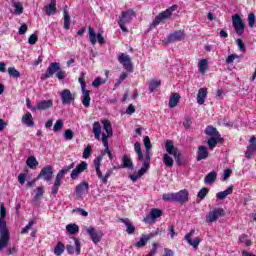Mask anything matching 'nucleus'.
Returning <instances> with one entry per match:
<instances>
[{
	"mask_svg": "<svg viewBox=\"0 0 256 256\" xmlns=\"http://www.w3.org/2000/svg\"><path fill=\"white\" fill-rule=\"evenodd\" d=\"M7 217V209L5 208V204H0V251H3L7 245H9V239L11 237V233H9V229H7V222L5 218Z\"/></svg>",
	"mask_w": 256,
	"mask_h": 256,
	"instance_id": "f257e3e1",
	"label": "nucleus"
},
{
	"mask_svg": "<svg viewBox=\"0 0 256 256\" xmlns=\"http://www.w3.org/2000/svg\"><path fill=\"white\" fill-rule=\"evenodd\" d=\"M164 146L167 153L163 155L162 161L166 167H173V165H175V161L176 163H179V161L181 160V152L177 150L171 140H166ZM171 155L174 157L175 160H173V157H171Z\"/></svg>",
	"mask_w": 256,
	"mask_h": 256,
	"instance_id": "f03ea898",
	"label": "nucleus"
},
{
	"mask_svg": "<svg viewBox=\"0 0 256 256\" xmlns=\"http://www.w3.org/2000/svg\"><path fill=\"white\" fill-rule=\"evenodd\" d=\"M73 167H75V162H72L71 165L69 166H64L63 169H61L58 172V174L56 175L54 184L52 186V195H55L56 193L59 192V187H61V181H63V178L65 177V175H67V173H69V171H71Z\"/></svg>",
	"mask_w": 256,
	"mask_h": 256,
	"instance_id": "7ed1b4c3",
	"label": "nucleus"
},
{
	"mask_svg": "<svg viewBox=\"0 0 256 256\" xmlns=\"http://www.w3.org/2000/svg\"><path fill=\"white\" fill-rule=\"evenodd\" d=\"M102 125L104 127V131H106V134H102V143L105 147V153H107L111 159L112 154L111 151H109V142L108 139L113 135V128L111 126V122L109 120H103Z\"/></svg>",
	"mask_w": 256,
	"mask_h": 256,
	"instance_id": "20e7f679",
	"label": "nucleus"
},
{
	"mask_svg": "<svg viewBox=\"0 0 256 256\" xmlns=\"http://www.w3.org/2000/svg\"><path fill=\"white\" fill-rule=\"evenodd\" d=\"M81 89H82V96H81V101L84 107H89L91 105V96H90V91L87 90V84L85 83V73L81 72L80 77L78 79Z\"/></svg>",
	"mask_w": 256,
	"mask_h": 256,
	"instance_id": "39448f33",
	"label": "nucleus"
},
{
	"mask_svg": "<svg viewBox=\"0 0 256 256\" xmlns=\"http://www.w3.org/2000/svg\"><path fill=\"white\" fill-rule=\"evenodd\" d=\"M177 11V5H173L166 9L165 11L159 13L153 20L151 27H157L160 23H163L165 19H169L171 15H173V12Z\"/></svg>",
	"mask_w": 256,
	"mask_h": 256,
	"instance_id": "423d86ee",
	"label": "nucleus"
},
{
	"mask_svg": "<svg viewBox=\"0 0 256 256\" xmlns=\"http://www.w3.org/2000/svg\"><path fill=\"white\" fill-rule=\"evenodd\" d=\"M133 17H135V11H133V9L122 12L118 25L124 33H127V27H125V25H127V23H131V21H133Z\"/></svg>",
	"mask_w": 256,
	"mask_h": 256,
	"instance_id": "0eeeda50",
	"label": "nucleus"
},
{
	"mask_svg": "<svg viewBox=\"0 0 256 256\" xmlns=\"http://www.w3.org/2000/svg\"><path fill=\"white\" fill-rule=\"evenodd\" d=\"M232 25L239 36L245 33V24L243 23V19H241V16H239L238 14L232 16Z\"/></svg>",
	"mask_w": 256,
	"mask_h": 256,
	"instance_id": "6e6552de",
	"label": "nucleus"
},
{
	"mask_svg": "<svg viewBox=\"0 0 256 256\" xmlns=\"http://www.w3.org/2000/svg\"><path fill=\"white\" fill-rule=\"evenodd\" d=\"M86 233L91 238V241L97 245V243H100L101 239H103V231L97 230L94 227H87Z\"/></svg>",
	"mask_w": 256,
	"mask_h": 256,
	"instance_id": "1a4fd4ad",
	"label": "nucleus"
},
{
	"mask_svg": "<svg viewBox=\"0 0 256 256\" xmlns=\"http://www.w3.org/2000/svg\"><path fill=\"white\" fill-rule=\"evenodd\" d=\"M88 35L91 45H97V41L100 45L105 43V38H103V35H101V33H95V29H93L91 26L88 27Z\"/></svg>",
	"mask_w": 256,
	"mask_h": 256,
	"instance_id": "9d476101",
	"label": "nucleus"
},
{
	"mask_svg": "<svg viewBox=\"0 0 256 256\" xmlns=\"http://www.w3.org/2000/svg\"><path fill=\"white\" fill-rule=\"evenodd\" d=\"M225 215V210L223 208H216L206 215V223H215L217 219Z\"/></svg>",
	"mask_w": 256,
	"mask_h": 256,
	"instance_id": "9b49d317",
	"label": "nucleus"
},
{
	"mask_svg": "<svg viewBox=\"0 0 256 256\" xmlns=\"http://www.w3.org/2000/svg\"><path fill=\"white\" fill-rule=\"evenodd\" d=\"M163 215V211L157 208H153L150 211V215H147L143 221L144 223H148V225H152V223H156L157 219Z\"/></svg>",
	"mask_w": 256,
	"mask_h": 256,
	"instance_id": "f8f14e48",
	"label": "nucleus"
},
{
	"mask_svg": "<svg viewBox=\"0 0 256 256\" xmlns=\"http://www.w3.org/2000/svg\"><path fill=\"white\" fill-rule=\"evenodd\" d=\"M193 235H195V229L190 230V232L185 235V240L187 241L188 245H190L191 247H193V249H195V251H197V249L199 248V244L201 243V238L196 237L194 239H191Z\"/></svg>",
	"mask_w": 256,
	"mask_h": 256,
	"instance_id": "ddd939ff",
	"label": "nucleus"
},
{
	"mask_svg": "<svg viewBox=\"0 0 256 256\" xmlns=\"http://www.w3.org/2000/svg\"><path fill=\"white\" fill-rule=\"evenodd\" d=\"M37 179H43L44 181H51V179H53V166L48 165L44 167L38 174Z\"/></svg>",
	"mask_w": 256,
	"mask_h": 256,
	"instance_id": "4468645a",
	"label": "nucleus"
},
{
	"mask_svg": "<svg viewBox=\"0 0 256 256\" xmlns=\"http://www.w3.org/2000/svg\"><path fill=\"white\" fill-rule=\"evenodd\" d=\"M118 61L121 65H123L126 71H129V72L133 71V65L131 64V58L129 57V55L121 53L118 56Z\"/></svg>",
	"mask_w": 256,
	"mask_h": 256,
	"instance_id": "2eb2a0df",
	"label": "nucleus"
},
{
	"mask_svg": "<svg viewBox=\"0 0 256 256\" xmlns=\"http://www.w3.org/2000/svg\"><path fill=\"white\" fill-rule=\"evenodd\" d=\"M256 153V138L252 136L249 140V145L247 146L245 155L246 159H252L253 155Z\"/></svg>",
	"mask_w": 256,
	"mask_h": 256,
	"instance_id": "dca6fc26",
	"label": "nucleus"
},
{
	"mask_svg": "<svg viewBox=\"0 0 256 256\" xmlns=\"http://www.w3.org/2000/svg\"><path fill=\"white\" fill-rule=\"evenodd\" d=\"M10 5V13L12 15H23V3L19 2V0H11Z\"/></svg>",
	"mask_w": 256,
	"mask_h": 256,
	"instance_id": "f3484780",
	"label": "nucleus"
},
{
	"mask_svg": "<svg viewBox=\"0 0 256 256\" xmlns=\"http://www.w3.org/2000/svg\"><path fill=\"white\" fill-rule=\"evenodd\" d=\"M89 191V183L87 182H81L76 186V197L78 199H83L85 197V194Z\"/></svg>",
	"mask_w": 256,
	"mask_h": 256,
	"instance_id": "a211bd4d",
	"label": "nucleus"
},
{
	"mask_svg": "<svg viewBox=\"0 0 256 256\" xmlns=\"http://www.w3.org/2000/svg\"><path fill=\"white\" fill-rule=\"evenodd\" d=\"M61 69V65L57 62H52L47 68L46 73L44 74V79H49L53 77L54 73H58Z\"/></svg>",
	"mask_w": 256,
	"mask_h": 256,
	"instance_id": "6ab92c4d",
	"label": "nucleus"
},
{
	"mask_svg": "<svg viewBox=\"0 0 256 256\" xmlns=\"http://www.w3.org/2000/svg\"><path fill=\"white\" fill-rule=\"evenodd\" d=\"M174 201L176 203H187L189 201V192L187 190H180L174 193Z\"/></svg>",
	"mask_w": 256,
	"mask_h": 256,
	"instance_id": "aec40b11",
	"label": "nucleus"
},
{
	"mask_svg": "<svg viewBox=\"0 0 256 256\" xmlns=\"http://www.w3.org/2000/svg\"><path fill=\"white\" fill-rule=\"evenodd\" d=\"M85 170H87V162L83 161L78 164L74 170H72L70 174L71 179H77V177H79V175H81Z\"/></svg>",
	"mask_w": 256,
	"mask_h": 256,
	"instance_id": "412c9836",
	"label": "nucleus"
},
{
	"mask_svg": "<svg viewBox=\"0 0 256 256\" xmlns=\"http://www.w3.org/2000/svg\"><path fill=\"white\" fill-rule=\"evenodd\" d=\"M53 107L52 100H43L37 103L36 107L31 108V111H45V109H50Z\"/></svg>",
	"mask_w": 256,
	"mask_h": 256,
	"instance_id": "4be33fe9",
	"label": "nucleus"
},
{
	"mask_svg": "<svg viewBox=\"0 0 256 256\" xmlns=\"http://www.w3.org/2000/svg\"><path fill=\"white\" fill-rule=\"evenodd\" d=\"M60 97L63 105H69L73 100V94H71V90L64 89L60 92Z\"/></svg>",
	"mask_w": 256,
	"mask_h": 256,
	"instance_id": "5701e85b",
	"label": "nucleus"
},
{
	"mask_svg": "<svg viewBox=\"0 0 256 256\" xmlns=\"http://www.w3.org/2000/svg\"><path fill=\"white\" fill-rule=\"evenodd\" d=\"M185 39V32L183 30L175 31L168 36V41L173 43L175 41H183Z\"/></svg>",
	"mask_w": 256,
	"mask_h": 256,
	"instance_id": "b1692460",
	"label": "nucleus"
},
{
	"mask_svg": "<svg viewBox=\"0 0 256 256\" xmlns=\"http://www.w3.org/2000/svg\"><path fill=\"white\" fill-rule=\"evenodd\" d=\"M204 133L205 135H208V137H216V139L223 141V137H221V134H219V131H217V128L213 126H208L205 129Z\"/></svg>",
	"mask_w": 256,
	"mask_h": 256,
	"instance_id": "393cba45",
	"label": "nucleus"
},
{
	"mask_svg": "<svg viewBox=\"0 0 256 256\" xmlns=\"http://www.w3.org/2000/svg\"><path fill=\"white\" fill-rule=\"evenodd\" d=\"M208 91L207 88H200L198 90V94H197V103L198 105H203L205 103V100L207 99V95H208Z\"/></svg>",
	"mask_w": 256,
	"mask_h": 256,
	"instance_id": "a878e982",
	"label": "nucleus"
},
{
	"mask_svg": "<svg viewBox=\"0 0 256 256\" xmlns=\"http://www.w3.org/2000/svg\"><path fill=\"white\" fill-rule=\"evenodd\" d=\"M207 157H209V150L207 149V146H199L197 152V161H203L204 159H207Z\"/></svg>",
	"mask_w": 256,
	"mask_h": 256,
	"instance_id": "bb28decb",
	"label": "nucleus"
},
{
	"mask_svg": "<svg viewBox=\"0 0 256 256\" xmlns=\"http://www.w3.org/2000/svg\"><path fill=\"white\" fill-rule=\"evenodd\" d=\"M151 165V157L145 156L144 158V162H143V166L141 167V169L138 171V175L140 177H143L144 173H147V171H149V167Z\"/></svg>",
	"mask_w": 256,
	"mask_h": 256,
	"instance_id": "cd10ccee",
	"label": "nucleus"
},
{
	"mask_svg": "<svg viewBox=\"0 0 256 256\" xmlns=\"http://www.w3.org/2000/svg\"><path fill=\"white\" fill-rule=\"evenodd\" d=\"M22 125H26V127H35L33 115L30 112L22 116Z\"/></svg>",
	"mask_w": 256,
	"mask_h": 256,
	"instance_id": "c85d7f7f",
	"label": "nucleus"
},
{
	"mask_svg": "<svg viewBox=\"0 0 256 256\" xmlns=\"http://www.w3.org/2000/svg\"><path fill=\"white\" fill-rule=\"evenodd\" d=\"M120 221L121 223H124V225H126V233H128V235H133V233H135V226H133V223H131V220H129V218H121Z\"/></svg>",
	"mask_w": 256,
	"mask_h": 256,
	"instance_id": "c756f323",
	"label": "nucleus"
},
{
	"mask_svg": "<svg viewBox=\"0 0 256 256\" xmlns=\"http://www.w3.org/2000/svg\"><path fill=\"white\" fill-rule=\"evenodd\" d=\"M105 153L107 152H105L104 150V153H102V155L94 159L95 171H96V174L99 175L100 177H101V162L103 161V155H105Z\"/></svg>",
	"mask_w": 256,
	"mask_h": 256,
	"instance_id": "7c9ffc66",
	"label": "nucleus"
},
{
	"mask_svg": "<svg viewBox=\"0 0 256 256\" xmlns=\"http://www.w3.org/2000/svg\"><path fill=\"white\" fill-rule=\"evenodd\" d=\"M209 67V61L207 59H202L198 62V71L205 75L207 73V69Z\"/></svg>",
	"mask_w": 256,
	"mask_h": 256,
	"instance_id": "2f4dec72",
	"label": "nucleus"
},
{
	"mask_svg": "<svg viewBox=\"0 0 256 256\" xmlns=\"http://www.w3.org/2000/svg\"><path fill=\"white\" fill-rule=\"evenodd\" d=\"M46 15H55L57 13V3L50 2V4L44 7Z\"/></svg>",
	"mask_w": 256,
	"mask_h": 256,
	"instance_id": "473e14b6",
	"label": "nucleus"
},
{
	"mask_svg": "<svg viewBox=\"0 0 256 256\" xmlns=\"http://www.w3.org/2000/svg\"><path fill=\"white\" fill-rule=\"evenodd\" d=\"M217 180V172L212 171L207 174V176L204 178V183L206 185H211L212 183H215Z\"/></svg>",
	"mask_w": 256,
	"mask_h": 256,
	"instance_id": "72a5a7b5",
	"label": "nucleus"
},
{
	"mask_svg": "<svg viewBox=\"0 0 256 256\" xmlns=\"http://www.w3.org/2000/svg\"><path fill=\"white\" fill-rule=\"evenodd\" d=\"M63 15H64V29H66V31H69V29H71V16L69 15V11H67V9H64Z\"/></svg>",
	"mask_w": 256,
	"mask_h": 256,
	"instance_id": "f704fd0d",
	"label": "nucleus"
},
{
	"mask_svg": "<svg viewBox=\"0 0 256 256\" xmlns=\"http://www.w3.org/2000/svg\"><path fill=\"white\" fill-rule=\"evenodd\" d=\"M231 193H233V186L228 187L225 191L218 192L216 197L222 201L223 199H226L228 195H231Z\"/></svg>",
	"mask_w": 256,
	"mask_h": 256,
	"instance_id": "c9c22d12",
	"label": "nucleus"
},
{
	"mask_svg": "<svg viewBox=\"0 0 256 256\" xmlns=\"http://www.w3.org/2000/svg\"><path fill=\"white\" fill-rule=\"evenodd\" d=\"M217 143H223V140L217 139V137H210L207 141V145L210 151H213L217 147Z\"/></svg>",
	"mask_w": 256,
	"mask_h": 256,
	"instance_id": "e433bc0d",
	"label": "nucleus"
},
{
	"mask_svg": "<svg viewBox=\"0 0 256 256\" xmlns=\"http://www.w3.org/2000/svg\"><path fill=\"white\" fill-rule=\"evenodd\" d=\"M113 175V170H107L105 175H103V172H100V175H97L98 179L104 183V185H107V182L109 181V178Z\"/></svg>",
	"mask_w": 256,
	"mask_h": 256,
	"instance_id": "4c0bfd02",
	"label": "nucleus"
},
{
	"mask_svg": "<svg viewBox=\"0 0 256 256\" xmlns=\"http://www.w3.org/2000/svg\"><path fill=\"white\" fill-rule=\"evenodd\" d=\"M26 164L30 169H37L39 162L37 161V158H35V156H29L26 160Z\"/></svg>",
	"mask_w": 256,
	"mask_h": 256,
	"instance_id": "58836bf2",
	"label": "nucleus"
},
{
	"mask_svg": "<svg viewBox=\"0 0 256 256\" xmlns=\"http://www.w3.org/2000/svg\"><path fill=\"white\" fill-rule=\"evenodd\" d=\"M179 99H181V96H179V94H172L169 100V107L171 109H173V107H177V105L179 104Z\"/></svg>",
	"mask_w": 256,
	"mask_h": 256,
	"instance_id": "ea45409f",
	"label": "nucleus"
},
{
	"mask_svg": "<svg viewBox=\"0 0 256 256\" xmlns=\"http://www.w3.org/2000/svg\"><path fill=\"white\" fill-rule=\"evenodd\" d=\"M144 147H145V149H146V155H145V157H151V147H152V145H151V139L149 138V136H146V137H144Z\"/></svg>",
	"mask_w": 256,
	"mask_h": 256,
	"instance_id": "a19ab883",
	"label": "nucleus"
},
{
	"mask_svg": "<svg viewBox=\"0 0 256 256\" xmlns=\"http://www.w3.org/2000/svg\"><path fill=\"white\" fill-rule=\"evenodd\" d=\"M134 151L138 155V161H143V151L141 150V143H134Z\"/></svg>",
	"mask_w": 256,
	"mask_h": 256,
	"instance_id": "79ce46f5",
	"label": "nucleus"
},
{
	"mask_svg": "<svg viewBox=\"0 0 256 256\" xmlns=\"http://www.w3.org/2000/svg\"><path fill=\"white\" fill-rule=\"evenodd\" d=\"M238 241L239 243H244L246 247H251V245H253V242L249 240V236H247V234L240 235Z\"/></svg>",
	"mask_w": 256,
	"mask_h": 256,
	"instance_id": "37998d69",
	"label": "nucleus"
},
{
	"mask_svg": "<svg viewBox=\"0 0 256 256\" xmlns=\"http://www.w3.org/2000/svg\"><path fill=\"white\" fill-rule=\"evenodd\" d=\"M66 231H68L70 235H75L76 233H79V226L77 224H68L66 226Z\"/></svg>",
	"mask_w": 256,
	"mask_h": 256,
	"instance_id": "c03bdc74",
	"label": "nucleus"
},
{
	"mask_svg": "<svg viewBox=\"0 0 256 256\" xmlns=\"http://www.w3.org/2000/svg\"><path fill=\"white\" fill-rule=\"evenodd\" d=\"M151 239V236L143 235L140 240L136 243V247H145L147 242Z\"/></svg>",
	"mask_w": 256,
	"mask_h": 256,
	"instance_id": "a18cd8bd",
	"label": "nucleus"
},
{
	"mask_svg": "<svg viewBox=\"0 0 256 256\" xmlns=\"http://www.w3.org/2000/svg\"><path fill=\"white\" fill-rule=\"evenodd\" d=\"M35 196H34V201H39V199H41V197H43L45 190L43 189V186L37 187L35 189Z\"/></svg>",
	"mask_w": 256,
	"mask_h": 256,
	"instance_id": "49530a36",
	"label": "nucleus"
},
{
	"mask_svg": "<svg viewBox=\"0 0 256 256\" xmlns=\"http://www.w3.org/2000/svg\"><path fill=\"white\" fill-rule=\"evenodd\" d=\"M123 167H125L126 169H131V167H133V161H131V158L127 155L123 156Z\"/></svg>",
	"mask_w": 256,
	"mask_h": 256,
	"instance_id": "de8ad7c7",
	"label": "nucleus"
},
{
	"mask_svg": "<svg viewBox=\"0 0 256 256\" xmlns=\"http://www.w3.org/2000/svg\"><path fill=\"white\" fill-rule=\"evenodd\" d=\"M64 124H65V122L62 119L57 120L56 123L54 124L53 132L57 133L59 131H62Z\"/></svg>",
	"mask_w": 256,
	"mask_h": 256,
	"instance_id": "09e8293b",
	"label": "nucleus"
},
{
	"mask_svg": "<svg viewBox=\"0 0 256 256\" xmlns=\"http://www.w3.org/2000/svg\"><path fill=\"white\" fill-rule=\"evenodd\" d=\"M65 251V245L61 242L57 244V246L54 248V253L57 256L63 255V252Z\"/></svg>",
	"mask_w": 256,
	"mask_h": 256,
	"instance_id": "8fccbe9b",
	"label": "nucleus"
},
{
	"mask_svg": "<svg viewBox=\"0 0 256 256\" xmlns=\"http://www.w3.org/2000/svg\"><path fill=\"white\" fill-rule=\"evenodd\" d=\"M8 74L10 75V77H13L14 79H19V77H21V73H19L15 69V67L8 68Z\"/></svg>",
	"mask_w": 256,
	"mask_h": 256,
	"instance_id": "3c124183",
	"label": "nucleus"
},
{
	"mask_svg": "<svg viewBox=\"0 0 256 256\" xmlns=\"http://www.w3.org/2000/svg\"><path fill=\"white\" fill-rule=\"evenodd\" d=\"M160 85H161L160 80H152L149 84L150 93H153V91H155L157 89V87H159Z\"/></svg>",
	"mask_w": 256,
	"mask_h": 256,
	"instance_id": "603ef678",
	"label": "nucleus"
},
{
	"mask_svg": "<svg viewBox=\"0 0 256 256\" xmlns=\"http://www.w3.org/2000/svg\"><path fill=\"white\" fill-rule=\"evenodd\" d=\"M71 239L74 241L76 255H81V242L75 237H72Z\"/></svg>",
	"mask_w": 256,
	"mask_h": 256,
	"instance_id": "864d4df0",
	"label": "nucleus"
},
{
	"mask_svg": "<svg viewBox=\"0 0 256 256\" xmlns=\"http://www.w3.org/2000/svg\"><path fill=\"white\" fill-rule=\"evenodd\" d=\"M105 83H107L106 79L97 77L92 82V87H99L100 85H105Z\"/></svg>",
	"mask_w": 256,
	"mask_h": 256,
	"instance_id": "5fc2aeb1",
	"label": "nucleus"
},
{
	"mask_svg": "<svg viewBox=\"0 0 256 256\" xmlns=\"http://www.w3.org/2000/svg\"><path fill=\"white\" fill-rule=\"evenodd\" d=\"M34 225H35V220H30L29 223L26 225V227L22 229L21 231L22 235L29 233V231H31V227H33Z\"/></svg>",
	"mask_w": 256,
	"mask_h": 256,
	"instance_id": "6e6d98bb",
	"label": "nucleus"
},
{
	"mask_svg": "<svg viewBox=\"0 0 256 256\" xmlns=\"http://www.w3.org/2000/svg\"><path fill=\"white\" fill-rule=\"evenodd\" d=\"M93 149V146L88 145L84 151H83V159H89L91 157V151Z\"/></svg>",
	"mask_w": 256,
	"mask_h": 256,
	"instance_id": "4d7b16f0",
	"label": "nucleus"
},
{
	"mask_svg": "<svg viewBox=\"0 0 256 256\" xmlns=\"http://www.w3.org/2000/svg\"><path fill=\"white\" fill-rule=\"evenodd\" d=\"M207 193H209V189H207V188H202L199 191L198 197L200 198V201H203V199H205V197H207Z\"/></svg>",
	"mask_w": 256,
	"mask_h": 256,
	"instance_id": "13d9d810",
	"label": "nucleus"
},
{
	"mask_svg": "<svg viewBox=\"0 0 256 256\" xmlns=\"http://www.w3.org/2000/svg\"><path fill=\"white\" fill-rule=\"evenodd\" d=\"M236 44L238 45V48L242 53H245L247 51V48L245 47V43H243V40L237 39Z\"/></svg>",
	"mask_w": 256,
	"mask_h": 256,
	"instance_id": "bf43d9fd",
	"label": "nucleus"
},
{
	"mask_svg": "<svg viewBox=\"0 0 256 256\" xmlns=\"http://www.w3.org/2000/svg\"><path fill=\"white\" fill-rule=\"evenodd\" d=\"M235 59H239V55L237 54H231L226 58L227 65H231L235 61Z\"/></svg>",
	"mask_w": 256,
	"mask_h": 256,
	"instance_id": "052dcab7",
	"label": "nucleus"
},
{
	"mask_svg": "<svg viewBox=\"0 0 256 256\" xmlns=\"http://www.w3.org/2000/svg\"><path fill=\"white\" fill-rule=\"evenodd\" d=\"M163 201H175V193L164 194L162 196Z\"/></svg>",
	"mask_w": 256,
	"mask_h": 256,
	"instance_id": "680f3d73",
	"label": "nucleus"
},
{
	"mask_svg": "<svg viewBox=\"0 0 256 256\" xmlns=\"http://www.w3.org/2000/svg\"><path fill=\"white\" fill-rule=\"evenodd\" d=\"M248 25L249 27H254L255 25V14L251 13L248 16Z\"/></svg>",
	"mask_w": 256,
	"mask_h": 256,
	"instance_id": "e2e57ef3",
	"label": "nucleus"
},
{
	"mask_svg": "<svg viewBox=\"0 0 256 256\" xmlns=\"http://www.w3.org/2000/svg\"><path fill=\"white\" fill-rule=\"evenodd\" d=\"M57 79H59L60 81L65 79V77H67V73H65V71L63 70H58L57 74H56Z\"/></svg>",
	"mask_w": 256,
	"mask_h": 256,
	"instance_id": "0e129e2a",
	"label": "nucleus"
},
{
	"mask_svg": "<svg viewBox=\"0 0 256 256\" xmlns=\"http://www.w3.org/2000/svg\"><path fill=\"white\" fill-rule=\"evenodd\" d=\"M93 133H101V124L99 122L93 124Z\"/></svg>",
	"mask_w": 256,
	"mask_h": 256,
	"instance_id": "69168bd1",
	"label": "nucleus"
},
{
	"mask_svg": "<svg viewBox=\"0 0 256 256\" xmlns=\"http://www.w3.org/2000/svg\"><path fill=\"white\" fill-rule=\"evenodd\" d=\"M64 137L65 139H67L68 141H71V139H73V131H71L70 129L66 130L64 132Z\"/></svg>",
	"mask_w": 256,
	"mask_h": 256,
	"instance_id": "338daca9",
	"label": "nucleus"
},
{
	"mask_svg": "<svg viewBox=\"0 0 256 256\" xmlns=\"http://www.w3.org/2000/svg\"><path fill=\"white\" fill-rule=\"evenodd\" d=\"M38 41V38H37V35L35 34H32L29 38H28V43L30 45H35V43H37Z\"/></svg>",
	"mask_w": 256,
	"mask_h": 256,
	"instance_id": "774afa93",
	"label": "nucleus"
}]
</instances>
